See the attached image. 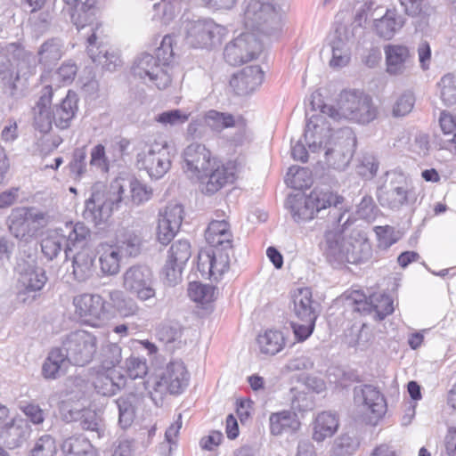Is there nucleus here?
<instances>
[{
    "mask_svg": "<svg viewBox=\"0 0 456 456\" xmlns=\"http://www.w3.org/2000/svg\"><path fill=\"white\" fill-rule=\"evenodd\" d=\"M349 221L350 216L347 215L341 224L342 231H329L325 233L324 255L332 265L365 264L373 256L370 241L364 232L354 229L346 233Z\"/></svg>",
    "mask_w": 456,
    "mask_h": 456,
    "instance_id": "obj_1",
    "label": "nucleus"
},
{
    "mask_svg": "<svg viewBox=\"0 0 456 456\" xmlns=\"http://www.w3.org/2000/svg\"><path fill=\"white\" fill-rule=\"evenodd\" d=\"M53 90L51 86H45L40 92V96L33 108V125L40 133H48L53 124L61 130L68 129L78 110V95L69 90L61 102L52 109Z\"/></svg>",
    "mask_w": 456,
    "mask_h": 456,
    "instance_id": "obj_2",
    "label": "nucleus"
},
{
    "mask_svg": "<svg viewBox=\"0 0 456 456\" xmlns=\"http://www.w3.org/2000/svg\"><path fill=\"white\" fill-rule=\"evenodd\" d=\"M175 37L167 35L156 49V56L143 53L134 61L132 71L135 77L146 78L159 90L167 88L172 81L171 64L175 60Z\"/></svg>",
    "mask_w": 456,
    "mask_h": 456,
    "instance_id": "obj_3",
    "label": "nucleus"
},
{
    "mask_svg": "<svg viewBox=\"0 0 456 456\" xmlns=\"http://www.w3.org/2000/svg\"><path fill=\"white\" fill-rule=\"evenodd\" d=\"M338 107L322 104L320 111L334 120L342 118L358 124H369L378 115L372 98L359 90H344L339 94Z\"/></svg>",
    "mask_w": 456,
    "mask_h": 456,
    "instance_id": "obj_4",
    "label": "nucleus"
},
{
    "mask_svg": "<svg viewBox=\"0 0 456 456\" xmlns=\"http://www.w3.org/2000/svg\"><path fill=\"white\" fill-rule=\"evenodd\" d=\"M90 191L82 215L87 222L100 225L106 223L112 213L119 208L124 189L118 182H114L110 186L102 183H95Z\"/></svg>",
    "mask_w": 456,
    "mask_h": 456,
    "instance_id": "obj_5",
    "label": "nucleus"
},
{
    "mask_svg": "<svg viewBox=\"0 0 456 456\" xmlns=\"http://www.w3.org/2000/svg\"><path fill=\"white\" fill-rule=\"evenodd\" d=\"M49 216L35 207H18L12 209L7 218L11 234L20 242L28 243L47 225Z\"/></svg>",
    "mask_w": 456,
    "mask_h": 456,
    "instance_id": "obj_6",
    "label": "nucleus"
},
{
    "mask_svg": "<svg viewBox=\"0 0 456 456\" xmlns=\"http://www.w3.org/2000/svg\"><path fill=\"white\" fill-rule=\"evenodd\" d=\"M136 167L140 170H145L152 179L163 177L171 167L167 141L149 139L141 142L136 154Z\"/></svg>",
    "mask_w": 456,
    "mask_h": 456,
    "instance_id": "obj_7",
    "label": "nucleus"
},
{
    "mask_svg": "<svg viewBox=\"0 0 456 456\" xmlns=\"http://www.w3.org/2000/svg\"><path fill=\"white\" fill-rule=\"evenodd\" d=\"M355 147L356 136L350 127L335 131L330 139L325 141V163L330 168L344 171L352 160Z\"/></svg>",
    "mask_w": 456,
    "mask_h": 456,
    "instance_id": "obj_8",
    "label": "nucleus"
},
{
    "mask_svg": "<svg viewBox=\"0 0 456 456\" xmlns=\"http://www.w3.org/2000/svg\"><path fill=\"white\" fill-rule=\"evenodd\" d=\"M244 23L253 30L267 36L281 30V18L273 0H245Z\"/></svg>",
    "mask_w": 456,
    "mask_h": 456,
    "instance_id": "obj_9",
    "label": "nucleus"
},
{
    "mask_svg": "<svg viewBox=\"0 0 456 456\" xmlns=\"http://www.w3.org/2000/svg\"><path fill=\"white\" fill-rule=\"evenodd\" d=\"M387 179L378 190V200L382 207L394 211L410 203L412 190L407 177L401 172H387Z\"/></svg>",
    "mask_w": 456,
    "mask_h": 456,
    "instance_id": "obj_10",
    "label": "nucleus"
},
{
    "mask_svg": "<svg viewBox=\"0 0 456 456\" xmlns=\"http://www.w3.org/2000/svg\"><path fill=\"white\" fill-rule=\"evenodd\" d=\"M67 362L73 365L85 366L91 362L96 349L97 338L86 330H76L68 334L59 347Z\"/></svg>",
    "mask_w": 456,
    "mask_h": 456,
    "instance_id": "obj_11",
    "label": "nucleus"
},
{
    "mask_svg": "<svg viewBox=\"0 0 456 456\" xmlns=\"http://www.w3.org/2000/svg\"><path fill=\"white\" fill-rule=\"evenodd\" d=\"M76 314L87 324L101 327L113 317L110 304L99 294L84 293L74 297Z\"/></svg>",
    "mask_w": 456,
    "mask_h": 456,
    "instance_id": "obj_12",
    "label": "nucleus"
},
{
    "mask_svg": "<svg viewBox=\"0 0 456 456\" xmlns=\"http://www.w3.org/2000/svg\"><path fill=\"white\" fill-rule=\"evenodd\" d=\"M122 287L140 301L150 300L156 295L153 273L146 265L128 267L122 274Z\"/></svg>",
    "mask_w": 456,
    "mask_h": 456,
    "instance_id": "obj_13",
    "label": "nucleus"
},
{
    "mask_svg": "<svg viewBox=\"0 0 456 456\" xmlns=\"http://www.w3.org/2000/svg\"><path fill=\"white\" fill-rule=\"evenodd\" d=\"M261 51L262 45L255 35L242 33L225 45L224 58L230 65L237 66L256 58Z\"/></svg>",
    "mask_w": 456,
    "mask_h": 456,
    "instance_id": "obj_14",
    "label": "nucleus"
},
{
    "mask_svg": "<svg viewBox=\"0 0 456 456\" xmlns=\"http://www.w3.org/2000/svg\"><path fill=\"white\" fill-rule=\"evenodd\" d=\"M186 39L194 48H208L220 42L226 28L212 20H198L187 24Z\"/></svg>",
    "mask_w": 456,
    "mask_h": 456,
    "instance_id": "obj_15",
    "label": "nucleus"
},
{
    "mask_svg": "<svg viewBox=\"0 0 456 456\" xmlns=\"http://www.w3.org/2000/svg\"><path fill=\"white\" fill-rule=\"evenodd\" d=\"M183 169L191 178L203 180L210 171L213 162L216 160L207 147L200 143H191L183 151Z\"/></svg>",
    "mask_w": 456,
    "mask_h": 456,
    "instance_id": "obj_16",
    "label": "nucleus"
},
{
    "mask_svg": "<svg viewBox=\"0 0 456 456\" xmlns=\"http://www.w3.org/2000/svg\"><path fill=\"white\" fill-rule=\"evenodd\" d=\"M191 256V244L188 240H178L171 245L161 273L168 285L174 286L181 280L183 266Z\"/></svg>",
    "mask_w": 456,
    "mask_h": 456,
    "instance_id": "obj_17",
    "label": "nucleus"
},
{
    "mask_svg": "<svg viewBox=\"0 0 456 456\" xmlns=\"http://www.w3.org/2000/svg\"><path fill=\"white\" fill-rule=\"evenodd\" d=\"M308 200L317 216L322 210L329 209L328 215L333 224L340 225L346 216V210L341 212L344 198L332 191L314 189L308 195Z\"/></svg>",
    "mask_w": 456,
    "mask_h": 456,
    "instance_id": "obj_18",
    "label": "nucleus"
},
{
    "mask_svg": "<svg viewBox=\"0 0 456 456\" xmlns=\"http://www.w3.org/2000/svg\"><path fill=\"white\" fill-rule=\"evenodd\" d=\"M384 53L386 72L390 76H403L413 67L414 54L405 45L388 44L384 46Z\"/></svg>",
    "mask_w": 456,
    "mask_h": 456,
    "instance_id": "obj_19",
    "label": "nucleus"
},
{
    "mask_svg": "<svg viewBox=\"0 0 456 456\" xmlns=\"http://www.w3.org/2000/svg\"><path fill=\"white\" fill-rule=\"evenodd\" d=\"M16 271L19 275L17 282L19 297L41 290L47 281L45 271L42 267L24 260L17 265Z\"/></svg>",
    "mask_w": 456,
    "mask_h": 456,
    "instance_id": "obj_20",
    "label": "nucleus"
},
{
    "mask_svg": "<svg viewBox=\"0 0 456 456\" xmlns=\"http://www.w3.org/2000/svg\"><path fill=\"white\" fill-rule=\"evenodd\" d=\"M325 114L313 115L307 120L304 133L305 142L312 152L324 150L325 141L330 140L335 131L327 124Z\"/></svg>",
    "mask_w": 456,
    "mask_h": 456,
    "instance_id": "obj_21",
    "label": "nucleus"
},
{
    "mask_svg": "<svg viewBox=\"0 0 456 456\" xmlns=\"http://www.w3.org/2000/svg\"><path fill=\"white\" fill-rule=\"evenodd\" d=\"M354 400L357 405L362 406L377 419L381 418L387 411L384 395L372 385L356 386L354 388Z\"/></svg>",
    "mask_w": 456,
    "mask_h": 456,
    "instance_id": "obj_22",
    "label": "nucleus"
},
{
    "mask_svg": "<svg viewBox=\"0 0 456 456\" xmlns=\"http://www.w3.org/2000/svg\"><path fill=\"white\" fill-rule=\"evenodd\" d=\"M211 168L208 175H203V179L208 178L204 187L201 189L202 192L206 194L212 195L225 184L232 183L236 179V168L232 162L220 166L216 159Z\"/></svg>",
    "mask_w": 456,
    "mask_h": 456,
    "instance_id": "obj_23",
    "label": "nucleus"
},
{
    "mask_svg": "<svg viewBox=\"0 0 456 456\" xmlns=\"http://www.w3.org/2000/svg\"><path fill=\"white\" fill-rule=\"evenodd\" d=\"M264 80V72L259 66H247L235 73L230 86L238 95H247L254 92Z\"/></svg>",
    "mask_w": 456,
    "mask_h": 456,
    "instance_id": "obj_24",
    "label": "nucleus"
},
{
    "mask_svg": "<svg viewBox=\"0 0 456 456\" xmlns=\"http://www.w3.org/2000/svg\"><path fill=\"white\" fill-rule=\"evenodd\" d=\"M69 6L70 20L77 30L92 26L96 19L98 8L95 0H63Z\"/></svg>",
    "mask_w": 456,
    "mask_h": 456,
    "instance_id": "obj_25",
    "label": "nucleus"
},
{
    "mask_svg": "<svg viewBox=\"0 0 456 456\" xmlns=\"http://www.w3.org/2000/svg\"><path fill=\"white\" fill-rule=\"evenodd\" d=\"M321 311L320 304L313 299L309 288H301L293 296V312L300 322H316Z\"/></svg>",
    "mask_w": 456,
    "mask_h": 456,
    "instance_id": "obj_26",
    "label": "nucleus"
},
{
    "mask_svg": "<svg viewBox=\"0 0 456 456\" xmlns=\"http://www.w3.org/2000/svg\"><path fill=\"white\" fill-rule=\"evenodd\" d=\"M126 379L117 370H98L93 385L95 391L103 396H112L126 387Z\"/></svg>",
    "mask_w": 456,
    "mask_h": 456,
    "instance_id": "obj_27",
    "label": "nucleus"
},
{
    "mask_svg": "<svg viewBox=\"0 0 456 456\" xmlns=\"http://www.w3.org/2000/svg\"><path fill=\"white\" fill-rule=\"evenodd\" d=\"M347 33L346 27H339L335 30L334 37L330 44L332 53L330 61L331 68H342L350 61L351 51Z\"/></svg>",
    "mask_w": 456,
    "mask_h": 456,
    "instance_id": "obj_28",
    "label": "nucleus"
},
{
    "mask_svg": "<svg viewBox=\"0 0 456 456\" xmlns=\"http://www.w3.org/2000/svg\"><path fill=\"white\" fill-rule=\"evenodd\" d=\"M93 33L87 38V53L92 61L101 64L103 69L109 71H114L122 64L119 55L115 52H110L104 46H96V35L94 28L92 27Z\"/></svg>",
    "mask_w": 456,
    "mask_h": 456,
    "instance_id": "obj_29",
    "label": "nucleus"
},
{
    "mask_svg": "<svg viewBox=\"0 0 456 456\" xmlns=\"http://www.w3.org/2000/svg\"><path fill=\"white\" fill-rule=\"evenodd\" d=\"M405 24V18L395 9H387L386 13L374 20L376 34L385 39H392Z\"/></svg>",
    "mask_w": 456,
    "mask_h": 456,
    "instance_id": "obj_30",
    "label": "nucleus"
},
{
    "mask_svg": "<svg viewBox=\"0 0 456 456\" xmlns=\"http://www.w3.org/2000/svg\"><path fill=\"white\" fill-rule=\"evenodd\" d=\"M205 238L214 248H232V233L226 220H213L209 223Z\"/></svg>",
    "mask_w": 456,
    "mask_h": 456,
    "instance_id": "obj_31",
    "label": "nucleus"
},
{
    "mask_svg": "<svg viewBox=\"0 0 456 456\" xmlns=\"http://www.w3.org/2000/svg\"><path fill=\"white\" fill-rule=\"evenodd\" d=\"M232 248H214L211 254L206 255V264L210 277L217 280L230 268V256L227 250ZM199 269L202 272L205 271V263L202 262V256H200Z\"/></svg>",
    "mask_w": 456,
    "mask_h": 456,
    "instance_id": "obj_32",
    "label": "nucleus"
},
{
    "mask_svg": "<svg viewBox=\"0 0 456 456\" xmlns=\"http://www.w3.org/2000/svg\"><path fill=\"white\" fill-rule=\"evenodd\" d=\"M116 249L124 256H137L142 250V239L134 230L122 228L117 233Z\"/></svg>",
    "mask_w": 456,
    "mask_h": 456,
    "instance_id": "obj_33",
    "label": "nucleus"
},
{
    "mask_svg": "<svg viewBox=\"0 0 456 456\" xmlns=\"http://www.w3.org/2000/svg\"><path fill=\"white\" fill-rule=\"evenodd\" d=\"M171 387V395L181 394L188 386L189 374L183 362H170L162 373Z\"/></svg>",
    "mask_w": 456,
    "mask_h": 456,
    "instance_id": "obj_34",
    "label": "nucleus"
},
{
    "mask_svg": "<svg viewBox=\"0 0 456 456\" xmlns=\"http://www.w3.org/2000/svg\"><path fill=\"white\" fill-rule=\"evenodd\" d=\"M0 79L5 92L12 97H17L25 85L21 83L19 73L11 69V61L4 53H0Z\"/></svg>",
    "mask_w": 456,
    "mask_h": 456,
    "instance_id": "obj_35",
    "label": "nucleus"
},
{
    "mask_svg": "<svg viewBox=\"0 0 456 456\" xmlns=\"http://www.w3.org/2000/svg\"><path fill=\"white\" fill-rule=\"evenodd\" d=\"M269 422L270 431L273 436H279L284 432H296L300 427L297 415L289 410L272 413Z\"/></svg>",
    "mask_w": 456,
    "mask_h": 456,
    "instance_id": "obj_36",
    "label": "nucleus"
},
{
    "mask_svg": "<svg viewBox=\"0 0 456 456\" xmlns=\"http://www.w3.org/2000/svg\"><path fill=\"white\" fill-rule=\"evenodd\" d=\"M285 207L289 210L293 220L297 223L306 222L315 217L308 196L289 195L285 201Z\"/></svg>",
    "mask_w": 456,
    "mask_h": 456,
    "instance_id": "obj_37",
    "label": "nucleus"
},
{
    "mask_svg": "<svg viewBox=\"0 0 456 456\" xmlns=\"http://www.w3.org/2000/svg\"><path fill=\"white\" fill-rule=\"evenodd\" d=\"M338 428V419L336 414L323 411L317 415L314 423L313 439L322 442L331 437Z\"/></svg>",
    "mask_w": 456,
    "mask_h": 456,
    "instance_id": "obj_38",
    "label": "nucleus"
},
{
    "mask_svg": "<svg viewBox=\"0 0 456 456\" xmlns=\"http://www.w3.org/2000/svg\"><path fill=\"white\" fill-rule=\"evenodd\" d=\"M69 363L59 347L53 348L42 366V375L46 379H56L64 373Z\"/></svg>",
    "mask_w": 456,
    "mask_h": 456,
    "instance_id": "obj_39",
    "label": "nucleus"
},
{
    "mask_svg": "<svg viewBox=\"0 0 456 456\" xmlns=\"http://www.w3.org/2000/svg\"><path fill=\"white\" fill-rule=\"evenodd\" d=\"M109 298L111 310L115 309L116 312L122 317H131L139 314L141 308L137 302L126 296L124 292L118 289H112L109 291Z\"/></svg>",
    "mask_w": 456,
    "mask_h": 456,
    "instance_id": "obj_40",
    "label": "nucleus"
},
{
    "mask_svg": "<svg viewBox=\"0 0 456 456\" xmlns=\"http://www.w3.org/2000/svg\"><path fill=\"white\" fill-rule=\"evenodd\" d=\"M63 55V43L60 38L53 37L44 42L38 49V62L50 68Z\"/></svg>",
    "mask_w": 456,
    "mask_h": 456,
    "instance_id": "obj_41",
    "label": "nucleus"
},
{
    "mask_svg": "<svg viewBox=\"0 0 456 456\" xmlns=\"http://www.w3.org/2000/svg\"><path fill=\"white\" fill-rule=\"evenodd\" d=\"M94 257L86 251H79L72 258V273L78 282H85L93 277L94 273Z\"/></svg>",
    "mask_w": 456,
    "mask_h": 456,
    "instance_id": "obj_42",
    "label": "nucleus"
},
{
    "mask_svg": "<svg viewBox=\"0 0 456 456\" xmlns=\"http://www.w3.org/2000/svg\"><path fill=\"white\" fill-rule=\"evenodd\" d=\"M137 398L134 394H128L118 397L115 403L118 410V424L122 428H129L136 415Z\"/></svg>",
    "mask_w": 456,
    "mask_h": 456,
    "instance_id": "obj_43",
    "label": "nucleus"
},
{
    "mask_svg": "<svg viewBox=\"0 0 456 456\" xmlns=\"http://www.w3.org/2000/svg\"><path fill=\"white\" fill-rule=\"evenodd\" d=\"M61 451L64 456H95L89 439L83 436H73L65 439Z\"/></svg>",
    "mask_w": 456,
    "mask_h": 456,
    "instance_id": "obj_44",
    "label": "nucleus"
},
{
    "mask_svg": "<svg viewBox=\"0 0 456 456\" xmlns=\"http://www.w3.org/2000/svg\"><path fill=\"white\" fill-rule=\"evenodd\" d=\"M99 369L116 370L115 368L119 365L122 361V349L117 343L107 342L102 345L99 352Z\"/></svg>",
    "mask_w": 456,
    "mask_h": 456,
    "instance_id": "obj_45",
    "label": "nucleus"
},
{
    "mask_svg": "<svg viewBox=\"0 0 456 456\" xmlns=\"http://www.w3.org/2000/svg\"><path fill=\"white\" fill-rule=\"evenodd\" d=\"M66 227L69 229V234L66 236L64 255L68 259L72 247H83L87 239L91 235V232L84 223L77 222L76 224L67 223Z\"/></svg>",
    "mask_w": 456,
    "mask_h": 456,
    "instance_id": "obj_46",
    "label": "nucleus"
},
{
    "mask_svg": "<svg viewBox=\"0 0 456 456\" xmlns=\"http://www.w3.org/2000/svg\"><path fill=\"white\" fill-rule=\"evenodd\" d=\"M257 343L261 353L274 355L283 348L285 341L281 331L269 330L258 336Z\"/></svg>",
    "mask_w": 456,
    "mask_h": 456,
    "instance_id": "obj_47",
    "label": "nucleus"
},
{
    "mask_svg": "<svg viewBox=\"0 0 456 456\" xmlns=\"http://www.w3.org/2000/svg\"><path fill=\"white\" fill-rule=\"evenodd\" d=\"M121 254L114 247H109L99 257L100 269L103 275L114 276L119 273Z\"/></svg>",
    "mask_w": 456,
    "mask_h": 456,
    "instance_id": "obj_48",
    "label": "nucleus"
},
{
    "mask_svg": "<svg viewBox=\"0 0 456 456\" xmlns=\"http://www.w3.org/2000/svg\"><path fill=\"white\" fill-rule=\"evenodd\" d=\"M66 235L58 232L46 236L41 241V251L48 260H53L65 248Z\"/></svg>",
    "mask_w": 456,
    "mask_h": 456,
    "instance_id": "obj_49",
    "label": "nucleus"
},
{
    "mask_svg": "<svg viewBox=\"0 0 456 456\" xmlns=\"http://www.w3.org/2000/svg\"><path fill=\"white\" fill-rule=\"evenodd\" d=\"M204 123L213 131L221 132L224 128L234 126L235 119L230 113L210 110L204 115Z\"/></svg>",
    "mask_w": 456,
    "mask_h": 456,
    "instance_id": "obj_50",
    "label": "nucleus"
},
{
    "mask_svg": "<svg viewBox=\"0 0 456 456\" xmlns=\"http://www.w3.org/2000/svg\"><path fill=\"white\" fill-rule=\"evenodd\" d=\"M77 416L80 415V426L85 430L95 433L97 438H101L104 435V425L102 418L92 410H83L81 413L75 412Z\"/></svg>",
    "mask_w": 456,
    "mask_h": 456,
    "instance_id": "obj_51",
    "label": "nucleus"
},
{
    "mask_svg": "<svg viewBox=\"0 0 456 456\" xmlns=\"http://www.w3.org/2000/svg\"><path fill=\"white\" fill-rule=\"evenodd\" d=\"M285 183L295 190H304L311 185L312 179L307 168L293 166L289 168Z\"/></svg>",
    "mask_w": 456,
    "mask_h": 456,
    "instance_id": "obj_52",
    "label": "nucleus"
},
{
    "mask_svg": "<svg viewBox=\"0 0 456 456\" xmlns=\"http://www.w3.org/2000/svg\"><path fill=\"white\" fill-rule=\"evenodd\" d=\"M190 116L191 113L184 112L180 109H173L159 113L154 119L165 127H172L183 125L189 120Z\"/></svg>",
    "mask_w": 456,
    "mask_h": 456,
    "instance_id": "obj_53",
    "label": "nucleus"
},
{
    "mask_svg": "<svg viewBox=\"0 0 456 456\" xmlns=\"http://www.w3.org/2000/svg\"><path fill=\"white\" fill-rule=\"evenodd\" d=\"M183 327L175 322L161 323L156 330V336L159 340L166 345L176 342L181 338Z\"/></svg>",
    "mask_w": 456,
    "mask_h": 456,
    "instance_id": "obj_54",
    "label": "nucleus"
},
{
    "mask_svg": "<svg viewBox=\"0 0 456 456\" xmlns=\"http://www.w3.org/2000/svg\"><path fill=\"white\" fill-rule=\"evenodd\" d=\"M86 157L87 151L86 147H80L74 150L72 159L69 164L70 174L74 179H80L86 174Z\"/></svg>",
    "mask_w": 456,
    "mask_h": 456,
    "instance_id": "obj_55",
    "label": "nucleus"
},
{
    "mask_svg": "<svg viewBox=\"0 0 456 456\" xmlns=\"http://www.w3.org/2000/svg\"><path fill=\"white\" fill-rule=\"evenodd\" d=\"M89 165L100 172L106 174L110 170V160L106 155L105 147L102 143L94 145L90 151Z\"/></svg>",
    "mask_w": 456,
    "mask_h": 456,
    "instance_id": "obj_56",
    "label": "nucleus"
},
{
    "mask_svg": "<svg viewBox=\"0 0 456 456\" xmlns=\"http://www.w3.org/2000/svg\"><path fill=\"white\" fill-rule=\"evenodd\" d=\"M374 318L378 321L384 320L394 312L393 300L387 295H372Z\"/></svg>",
    "mask_w": 456,
    "mask_h": 456,
    "instance_id": "obj_57",
    "label": "nucleus"
},
{
    "mask_svg": "<svg viewBox=\"0 0 456 456\" xmlns=\"http://www.w3.org/2000/svg\"><path fill=\"white\" fill-rule=\"evenodd\" d=\"M441 99L445 105L451 106L456 103V85L452 74L444 75L438 83Z\"/></svg>",
    "mask_w": 456,
    "mask_h": 456,
    "instance_id": "obj_58",
    "label": "nucleus"
},
{
    "mask_svg": "<svg viewBox=\"0 0 456 456\" xmlns=\"http://www.w3.org/2000/svg\"><path fill=\"white\" fill-rule=\"evenodd\" d=\"M415 104V96L411 91L403 93L395 101L393 106V116L394 117H404L409 114Z\"/></svg>",
    "mask_w": 456,
    "mask_h": 456,
    "instance_id": "obj_59",
    "label": "nucleus"
},
{
    "mask_svg": "<svg viewBox=\"0 0 456 456\" xmlns=\"http://www.w3.org/2000/svg\"><path fill=\"white\" fill-rule=\"evenodd\" d=\"M404 12L411 17L426 16L431 11L428 0H400Z\"/></svg>",
    "mask_w": 456,
    "mask_h": 456,
    "instance_id": "obj_60",
    "label": "nucleus"
},
{
    "mask_svg": "<svg viewBox=\"0 0 456 456\" xmlns=\"http://www.w3.org/2000/svg\"><path fill=\"white\" fill-rule=\"evenodd\" d=\"M188 294L195 302L208 303L212 299L214 288L200 282H191L188 288Z\"/></svg>",
    "mask_w": 456,
    "mask_h": 456,
    "instance_id": "obj_61",
    "label": "nucleus"
},
{
    "mask_svg": "<svg viewBox=\"0 0 456 456\" xmlns=\"http://www.w3.org/2000/svg\"><path fill=\"white\" fill-rule=\"evenodd\" d=\"M174 227L180 228L183 219V208L178 203H169L163 211L159 212V217Z\"/></svg>",
    "mask_w": 456,
    "mask_h": 456,
    "instance_id": "obj_62",
    "label": "nucleus"
},
{
    "mask_svg": "<svg viewBox=\"0 0 456 456\" xmlns=\"http://www.w3.org/2000/svg\"><path fill=\"white\" fill-rule=\"evenodd\" d=\"M126 369L132 379H142L148 371L146 361L136 356H130L126 360Z\"/></svg>",
    "mask_w": 456,
    "mask_h": 456,
    "instance_id": "obj_63",
    "label": "nucleus"
},
{
    "mask_svg": "<svg viewBox=\"0 0 456 456\" xmlns=\"http://www.w3.org/2000/svg\"><path fill=\"white\" fill-rule=\"evenodd\" d=\"M56 446L53 438L45 435L41 436L31 451V456H54Z\"/></svg>",
    "mask_w": 456,
    "mask_h": 456,
    "instance_id": "obj_64",
    "label": "nucleus"
}]
</instances>
